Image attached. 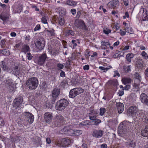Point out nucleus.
<instances>
[{"label":"nucleus","mask_w":148,"mask_h":148,"mask_svg":"<svg viewBox=\"0 0 148 148\" xmlns=\"http://www.w3.org/2000/svg\"><path fill=\"white\" fill-rule=\"evenodd\" d=\"M40 25H37L34 29V31H36L39 30L40 29Z\"/></svg>","instance_id":"54"},{"label":"nucleus","mask_w":148,"mask_h":148,"mask_svg":"<svg viewBox=\"0 0 148 148\" xmlns=\"http://www.w3.org/2000/svg\"><path fill=\"white\" fill-rule=\"evenodd\" d=\"M140 99L141 102L144 104L148 106V96L144 93L140 95Z\"/></svg>","instance_id":"13"},{"label":"nucleus","mask_w":148,"mask_h":148,"mask_svg":"<svg viewBox=\"0 0 148 148\" xmlns=\"http://www.w3.org/2000/svg\"><path fill=\"white\" fill-rule=\"evenodd\" d=\"M71 12L72 14L74 15L76 13V10L75 9H72L71 10Z\"/></svg>","instance_id":"60"},{"label":"nucleus","mask_w":148,"mask_h":148,"mask_svg":"<svg viewBox=\"0 0 148 148\" xmlns=\"http://www.w3.org/2000/svg\"><path fill=\"white\" fill-rule=\"evenodd\" d=\"M82 133V131L81 130H76L74 131L73 132V134H74L76 136H78L80 135Z\"/></svg>","instance_id":"35"},{"label":"nucleus","mask_w":148,"mask_h":148,"mask_svg":"<svg viewBox=\"0 0 148 148\" xmlns=\"http://www.w3.org/2000/svg\"><path fill=\"white\" fill-rule=\"evenodd\" d=\"M99 69H101V70H106V71H107L108 69H109V68H105V67L103 66H99Z\"/></svg>","instance_id":"53"},{"label":"nucleus","mask_w":148,"mask_h":148,"mask_svg":"<svg viewBox=\"0 0 148 148\" xmlns=\"http://www.w3.org/2000/svg\"><path fill=\"white\" fill-rule=\"evenodd\" d=\"M100 112L99 114L100 115L103 116L106 111V109L105 108H101L100 109Z\"/></svg>","instance_id":"40"},{"label":"nucleus","mask_w":148,"mask_h":148,"mask_svg":"<svg viewBox=\"0 0 148 148\" xmlns=\"http://www.w3.org/2000/svg\"><path fill=\"white\" fill-rule=\"evenodd\" d=\"M45 42L44 38H42L37 41L36 45L39 49L41 50L44 48L45 46Z\"/></svg>","instance_id":"10"},{"label":"nucleus","mask_w":148,"mask_h":148,"mask_svg":"<svg viewBox=\"0 0 148 148\" xmlns=\"http://www.w3.org/2000/svg\"><path fill=\"white\" fill-rule=\"evenodd\" d=\"M3 69L5 71L8 72L10 70V69L8 68L7 66L5 64L4 62H2V64L1 65Z\"/></svg>","instance_id":"34"},{"label":"nucleus","mask_w":148,"mask_h":148,"mask_svg":"<svg viewBox=\"0 0 148 148\" xmlns=\"http://www.w3.org/2000/svg\"><path fill=\"white\" fill-rule=\"evenodd\" d=\"M41 21L44 24L47 23L46 17H42L41 18Z\"/></svg>","instance_id":"46"},{"label":"nucleus","mask_w":148,"mask_h":148,"mask_svg":"<svg viewBox=\"0 0 148 148\" xmlns=\"http://www.w3.org/2000/svg\"><path fill=\"white\" fill-rule=\"evenodd\" d=\"M71 143V140L67 138H62L61 142L59 141L57 145L59 147H68Z\"/></svg>","instance_id":"7"},{"label":"nucleus","mask_w":148,"mask_h":148,"mask_svg":"<svg viewBox=\"0 0 148 148\" xmlns=\"http://www.w3.org/2000/svg\"><path fill=\"white\" fill-rule=\"evenodd\" d=\"M119 4V2L118 0H113L112 2H111V7L113 8L118 5Z\"/></svg>","instance_id":"29"},{"label":"nucleus","mask_w":148,"mask_h":148,"mask_svg":"<svg viewBox=\"0 0 148 148\" xmlns=\"http://www.w3.org/2000/svg\"><path fill=\"white\" fill-rule=\"evenodd\" d=\"M42 86L43 88H46V87H47V84H46V83L45 82H43L42 83Z\"/></svg>","instance_id":"59"},{"label":"nucleus","mask_w":148,"mask_h":148,"mask_svg":"<svg viewBox=\"0 0 148 148\" xmlns=\"http://www.w3.org/2000/svg\"><path fill=\"white\" fill-rule=\"evenodd\" d=\"M74 25L77 28L87 31L88 30L87 27L86 26L84 22L82 20H77L75 21Z\"/></svg>","instance_id":"5"},{"label":"nucleus","mask_w":148,"mask_h":148,"mask_svg":"<svg viewBox=\"0 0 148 148\" xmlns=\"http://www.w3.org/2000/svg\"><path fill=\"white\" fill-rule=\"evenodd\" d=\"M101 122V121L100 119H97L95 120L94 125H97Z\"/></svg>","instance_id":"45"},{"label":"nucleus","mask_w":148,"mask_h":148,"mask_svg":"<svg viewBox=\"0 0 148 148\" xmlns=\"http://www.w3.org/2000/svg\"><path fill=\"white\" fill-rule=\"evenodd\" d=\"M131 68V66L130 65L128 66H123V69L126 72H128L130 71V68Z\"/></svg>","instance_id":"39"},{"label":"nucleus","mask_w":148,"mask_h":148,"mask_svg":"<svg viewBox=\"0 0 148 148\" xmlns=\"http://www.w3.org/2000/svg\"><path fill=\"white\" fill-rule=\"evenodd\" d=\"M116 106L117 108L118 112L119 113H122L124 109L123 104L120 102L116 103Z\"/></svg>","instance_id":"17"},{"label":"nucleus","mask_w":148,"mask_h":148,"mask_svg":"<svg viewBox=\"0 0 148 148\" xmlns=\"http://www.w3.org/2000/svg\"><path fill=\"white\" fill-rule=\"evenodd\" d=\"M144 62L142 59H139L137 60L136 62V65L137 66H139L141 68L144 66Z\"/></svg>","instance_id":"23"},{"label":"nucleus","mask_w":148,"mask_h":148,"mask_svg":"<svg viewBox=\"0 0 148 148\" xmlns=\"http://www.w3.org/2000/svg\"><path fill=\"white\" fill-rule=\"evenodd\" d=\"M52 118V114L47 112L44 114V119L45 121L47 123H50L51 121Z\"/></svg>","instance_id":"15"},{"label":"nucleus","mask_w":148,"mask_h":148,"mask_svg":"<svg viewBox=\"0 0 148 148\" xmlns=\"http://www.w3.org/2000/svg\"><path fill=\"white\" fill-rule=\"evenodd\" d=\"M141 134L144 137H148V126L145 127V128L141 131Z\"/></svg>","instance_id":"20"},{"label":"nucleus","mask_w":148,"mask_h":148,"mask_svg":"<svg viewBox=\"0 0 148 148\" xmlns=\"http://www.w3.org/2000/svg\"><path fill=\"white\" fill-rule=\"evenodd\" d=\"M111 32V30L109 29H106L103 30V32L106 34H108L110 33Z\"/></svg>","instance_id":"47"},{"label":"nucleus","mask_w":148,"mask_h":148,"mask_svg":"<svg viewBox=\"0 0 148 148\" xmlns=\"http://www.w3.org/2000/svg\"><path fill=\"white\" fill-rule=\"evenodd\" d=\"M47 58V57L46 53L42 54L38 58L36 63L40 65H42L45 63Z\"/></svg>","instance_id":"8"},{"label":"nucleus","mask_w":148,"mask_h":148,"mask_svg":"<svg viewBox=\"0 0 148 148\" xmlns=\"http://www.w3.org/2000/svg\"><path fill=\"white\" fill-rule=\"evenodd\" d=\"M128 123L127 121H124L120 124L119 127L118 132L121 135L126 134L127 132V125Z\"/></svg>","instance_id":"3"},{"label":"nucleus","mask_w":148,"mask_h":148,"mask_svg":"<svg viewBox=\"0 0 148 148\" xmlns=\"http://www.w3.org/2000/svg\"><path fill=\"white\" fill-rule=\"evenodd\" d=\"M134 57L133 54L132 53H129L127 54L126 56V59L127 61L130 62L131 61V59Z\"/></svg>","instance_id":"32"},{"label":"nucleus","mask_w":148,"mask_h":148,"mask_svg":"<svg viewBox=\"0 0 148 148\" xmlns=\"http://www.w3.org/2000/svg\"><path fill=\"white\" fill-rule=\"evenodd\" d=\"M5 44V41L4 40H2L1 41L0 44L1 46V47L2 48H3V46Z\"/></svg>","instance_id":"51"},{"label":"nucleus","mask_w":148,"mask_h":148,"mask_svg":"<svg viewBox=\"0 0 148 148\" xmlns=\"http://www.w3.org/2000/svg\"><path fill=\"white\" fill-rule=\"evenodd\" d=\"M73 130H72L68 129L67 127H64L60 131V132L62 134L71 135L73 134Z\"/></svg>","instance_id":"16"},{"label":"nucleus","mask_w":148,"mask_h":148,"mask_svg":"<svg viewBox=\"0 0 148 148\" xmlns=\"http://www.w3.org/2000/svg\"><path fill=\"white\" fill-rule=\"evenodd\" d=\"M26 119L28 120L30 123H32L34 120V116L32 114L27 112L26 113Z\"/></svg>","instance_id":"18"},{"label":"nucleus","mask_w":148,"mask_h":148,"mask_svg":"<svg viewBox=\"0 0 148 148\" xmlns=\"http://www.w3.org/2000/svg\"><path fill=\"white\" fill-rule=\"evenodd\" d=\"M0 16L1 19L3 21L4 23L9 19L8 16L5 14H1L0 15Z\"/></svg>","instance_id":"33"},{"label":"nucleus","mask_w":148,"mask_h":148,"mask_svg":"<svg viewBox=\"0 0 148 148\" xmlns=\"http://www.w3.org/2000/svg\"><path fill=\"white\" fill-rule=\"evenodd\" d=\"M26 84L30 90H34L38 85V80L36 77H32L26 82Z\"/></svg>","instance_id":"1"},{"label":"nucleus","mask_w":148,"mask_h":148,"mask_svg":"<svg viewBox=\"0 0 148 148\" xmlns=\"http://www.w3.org/2000/svg\"><path fill=\"white\" fill-rule=\"evenodd\" d=\"M125 32L130 34H133L134 32L133 30L131 28L127 27L125 29Z\"/></svg>","instance_id":"38"},{"label":"nucleus","mask_w":148,"mask_h":148,"mask_svg":"<svg viewBox=\"0 0 148 148\" xmlns=\"http://www.w3.org/2000/svg\"><path fill=\"white\" fill-rule=\"evenodd\" d=\"M122 82L125 85L127 84H130L132 82L131 79L126 77H124L122 78Z\"/></svg>","instance_id":"21"},{"label":"nucleus","mask_w":148,"mask_h":148,"mask_svg":"<svg viewBox=\"0 0 148 148\" xmlns=\"http://www.w3.org/2000/svg\"><path fill=\"white\" fill-rule=\"evenodd\" d=\"M134 86L136 88L138 89L139 88V86L140 84V82H139L136 81H134Z\"/></svg>","instance_id":"41"},{"label":"nucleus","mask_w":148,"mask_h":148,"mask_svg":"<svg viewBox=\"0 0 148 148\" xmlns=\"http://www.w3.org/2000/svg\"><path fill=\"white\" fill-rule=\"evenodd\" d=\"M23 99L20 97L16 98L13 101V106L16 108L18 107L23 102Z\"/></svg>","instance_id":"12"},{"label":"nucleus","mask_w":148,"mask_h":148,"mask_svg":"<svg viewBox=\"0 0 148 148\" xmlns=\"http://www.w3.org/2000/svg\"><path fill=\"white\" fill-rule=\"evenodd\" d=\"M101 148H107V146L106 144H103L101 145Z\"/></svg>","instance_id":"64"},{"label":"nucleus","mask_w":148,"mask_h":148,"mask_svg":"<svg viewBox=\"0 0 148 148\" xmlns=\"http://www.w3.org/2000/svg\"><path fill=\"white\" fill-rule=\"evenodd\" d=\"M68 101L65 99L60 100L57 102L56 108L57 110L62 111L68 105Z\"/></svg>","instance_id":"2"},{"label":"nucleus","mask_w":148,"mask_h":148,"mask_svg":"<svg viewBox=\"0 0 148 148\" xmlns=\"http://www.w3.org/2000/svg\"><path fill=\"white\" fill-rule=\"evenodd\" d=\"M108 84L114 87H116L118 85L117 80L116 79L109 80L108 81Z\"/></svg>","instance_id":"19"},{"label":"nucleus","mask_w":148,"mask_h":148,"mask_svg":"<svg viewBox=\"0 0 148 148\" xmlns=\"http://www.w3.org/2000/svg\"><path fill=\"white\" fill-rule=\"evenodd\" d=\"M96 116H89V119L90 120L92 121H95L96 120Z\"/></svg>","instance_id":"55"},{"label":"nucleus","mask_w":148,"mask_h":148,"mask_svg":"<svg viewBox=\"0 0 148 148\" xmlns=\"http://www.w3.org/2000/svg\"><path fill=\"white\" fill-rule=\"evenodd\" d=\"M84 91V90L80 88H75L70 90L69 97L71 98L75 97L76 96L78 95Z\"/></svg>","instance_id":"4"},{"label":"nucleus","mask_w":148,"mask_h":148,"mask_svg":"<svg viewBox=\"0 0 148 148\" xmlns=\"http://www.w3.org/2000/svg\"><path fill=\"white\" fill-rule=\"evenodd\" d=\"M66 3L69 5H75L76 4V3L75 1H71L70 0H68L66 1Z\"/></svg>","instance_id":"36"},{"label":"nucleus","mask_w":148,"mask_h":148,"mask_svg":"<svg viewBox=\"0 0 148 148\" xmlns=\"http://www.w3.org/2000/svg\"><path fill=\"white\" fill-rule=\"evenodd\" d=\"M64 121V117L60 114L56 115L54 121L53 123V126L57 127L60 125Z\"/></svg>","instance_id":"6"},{"label":"nucleus","mask_w":148,"mask_h":148,"mask_svg":"<svg viewBox=\"0 0 148 148\" xmlns=\"http://www.w3.org/2000/svg\"><path fill=\"white\" fill-rule=\"evenodd\" d=\"M75 34V32L72 30H67L66 31V36H69L70 35L72 36H74Z\"/></svg>","instance_id":"31"},{"label":"nucleus","mask_w":148,"mask_h":148,"mask_svg":"<svg viewBox=\"0 0 148 148\" xmlns=\"http://www.w3.org/2000/svg\"><path fill=\"white\" fill-rule=\"evenodd\" d=\"M60 93V90L59 89L55 88L52 92V97L51 100L52 103H53L55 102L57 98Z\"/></svg>","instance_id":"9"},{"label":"nucleus","mask_w":148,"mask_h":148,"mask_svg":"<svg viewBox=\"0 0 148 148\" xmlns=\"http://www.w3.org/2000/svg\"><path fill=\"white\" fill-rule=\"evenodd\" d=\"M61 72L60 74V76L61 77H64L65 76V72L62 70H60Z\"/></svg>","instance_id":"52"},{"label":"nucleus","mask_w":148,"mask_h":148,"mask_svg":"<svg viewBox=\"0 0 148 148\" xmlns=\"http://www.w3.org/2000/svg\"><path fill=\"white\" fill-rule=\"evenodd\" d=\"M47 32L48 33V35L51 36H54L55 35L54 32L53 31L47 30Z\"/></svg>","instance_id":"42"},{"label":"nucleus","mask_w":148,"mask_h":148,"mask_svg":"<svg viewBox=\"0 0 148 148\" xmlns=\"http://www.w3.org/2000/svg\"><path fill=\"white\" fill-rule=\"evenodd\" d=\"M4 82L5 84H8L9 86V88L11 89V87H12V86L13 85V83L12 82V80L11 79H8L4 81Z\"/></svg>","instance_id":"26"},{"label":"nucleus","mask_w":148,"mask_h":148,"mask_svg":"<svg viewBox=\"0 0 148 148\" xmlns=\"http://www.w3.org/2000/svg\"><path fill=\"white\" fill-rule=\"evenodd\" d=\"M27 57L28 58V59L29 60H31L33 57V56L31 55V54L30 53H27Z\"/></svg>","instance_id":"50"},{"label":"nucleus","mask_w":148,"mask_h":148,"mask_svg":"<svg viewBox=\"0 0 148 148\" xmlns=\"http://www.w3.org/2000/svg\"><path fill=\"white\" fill-rule=\"evenodd\" d=\"M40 14L42 16V17H46L47 16V14L46 13L42 12H40Z\"/></svg>","instance_id":"63"},{"label":"nucleus","mask_w":148,"mask_h":148,"mask_svg":"<svg viewBox=\"0 0 148 148\" xmlns=\"http://www.w3.org/2000/svg\"><path fill=\"white\" fill-rule=\"evenodd\" d=\"M138 109L135 106L130 107L127 112V114L129 116H134L137 112Z\"/></svg>","instance_id":"11"},{"label":"nucleus","mask_w":148,"mask_h":148,"mask_svg":"<svg viewBox=\"0 0 148 148\" xmlns=\"http://www.w3.org/2000/svg\"><path fill=\"white\" fill-rule=\"evenodd\" d=\"M143 21L147 20L148 21V12L146 10H143Z\"/></svg>","instance_id":"28"},{"label":"nucleus","mask_w":148,"mask_h":148,"mask_svg":"<svg viewBox=\"0 0 148 148\" xmlns=\"http://www.w3.org/2000/svg\"><path fill=\"white\" fill-rule=\"evenodd\" d=\"M46 140L47 143L48 144H49L51 143V141L50 138H46Z\"/></svg>","instance_id":"61"},{"label":"nucleus","mask_w":148,"mask_h":148,"mask_svg":"<svg viewBox=\"0 0 148 148\" xmlns=\"http://www.w3.org/2000/svg\"><path fill=\"white\" fill-rule=\"evenodd\" d=\"M103 134V132L102 130H95L93 132L92 136L97 138L101 137Z\"/></svg>","instance_id":"14"},{"label":"nucleus","mask_w":148,"mask_h":148,"mask_svg":"<svg viewBox=\"0 0 148 148\" xmlns=\"http://www.w3.org/2000/svg\"><path fill=\"white\" fill-rule=\"evenodd\" d=\"M22 51L25 53L30 51V48L29 46L27 45H24L22 49Z\"/></svg>","instance_id":"27"},{"label":"nucleus","mask_w":148,"mask_h":148,"mask_svg":"<svg viewBox=\"0 0 148 148\" xmlns=\"http://www.w3.org/2000/svg\"><path fill=\"white\" fill-rule=\"evenodd\" d=\"M130 88V85H127L125 86L124 87V88L123 89V90H128Z\"/></svg>","instance_id":"49"},{"label":"nucleus","mask_w":148,"mask_h":148,"mask_svg":"<svg viewBox=\"0 0 148 148\" xmlns=\"http://www.w3.org/2000/svg\"><path fill=\"white\" fill-rule=\"evenodd\" d=\"M124 92L123 90L121 91L119 90V92H118L119 95V96H121L124 94Z\"/></svg>","instance_id":"58"},{"label":"nucleus","mask_w":148,"mask_h":148,"mask_svg":"<svg viewBox=\"0 0 148 148\" xmlns=\"http://www.w3.org/2000/svg\"><path fill=\"white\" fill-rule=\"evenodd\" d=\"M101 44L102 45L105 46H106L108 45H110L109 42L103 41H101Z\"/></svg>","instance_id":"44"},{"label":"nucleus","mask_w":148,"mask_h":148,"mask_svg":"<svg viewBox=\"0 0 148 148\" xmlns=\"http://www.w3.org/2000/svg\"><path fill=\"white\" fill-rule=\"evenodd\" d=\"M115 72V74L114 75L113 77H116V76H117L118 77L120 76V75L119 73L117 72V71H114Z\"/></svg>","instance_id":"57"},{"label":"nucleus","mask_w":148,"mask_h":148,"mask_svg":"<svg viewBox=\"0 0 148 148\" xmlns=\"http://www.w3.org/2000/svg\"><path fill=\"white\" fill-rule=\"evenodd\" d=\"M20 70L18 66H15L12 69L13 73L16 75H18L20 73Z\"/></svg>","instance_id":"22"},{"label":"nucleus","mask_w":148,"mask_h":148,"mask_svg":"<svg viewBox=\"0 0 148 148\" xmlns=\"http://www.w3.org/2000/svg\"><path fill=\"white\" fill-rule=\"evenodd\" d=\"M126 145L127 147H134L136 145V143L133 140L126 143Z\"/></svg>","instance_id":"24"},{"label":"nucleus","mask_w":148,"mask_h":148,"mask_svg":"<svg viewBox=\"0 0 148 148\" xmlns=\"http://www.w3.org/2000/svg\"><path fill=\"white\" fill-rule=\"evenodd\" d=\"M89 68L88 65H86L83 66V69L84 70H88Z\"/></svg>","instance_id":"56"},{"label":"nucleus","mask_w":148,"mask_h":148,"mask_svg":"<svg viewBox=\"0 0 148 148\" xmlns=\"http://www.w3.org/2000/svg\"><path fill=\"white\" fill-rule=\"evenodd\" d=\"M67 83V82L66 80H64L61 82V85L63 87H64Z\"/></svg>","instance_id":"43"},{"label":"nucleus","mask_w":148,"mask_h":148,"mask_svg":"<svg viewBox=\"0 0 148 148\" xmlns=\"http://www.w3.org/2000/svg\"><path fill=\"white\" fill-rule=\"evenodd\" d=\"M120 31L121 32L120 34L121 35L124 36L126 32L122 31L121 29L120 30Z\"/></svg>","instance_id":"62"},{"label":"nucleus","mask_w":148,"mask_h":148,"mask_svg":"<svg viewBox=\"0 0 148 148\" xmlns=\"http://www.w3.org/2000/svg\"><path fill=\"white\" fill-rule=\"evenodd\" d=\"M141 55L144 59L146 60L148 59V55L145 51H142Z\"/></svg>","instance_id":"37"},{"label":"nucleus","mask_w":148,"mask_h":148,"mask_svg":"<svg viewBox=\"0 0 148 148\" xmlns=\"http://www.w3.org/2000/svg\"><path fill=\"white\" fill-rule=\"evenodd\" d=\"M134 76L135 80L134 81H138L139 82L141 81V76L138 73L136 72L134 74Z\"/></svg>","instance_id":"25"},{"label":"nucleus","mask_w":148,"mask_h":148,"mask_svg":"<svg viewBox=\"0 0 148 148\" xmlns=\"http://www.w3.org/2000/svg\"><path fill=\"white\" fill-rule=\"evenodd\" d=\"M57 67L59 68L60 69H62L63 68L64 66L63 64L58 63L57 64Z\"/></svg>","instance_id":"48"},{"label":"nucleus","mask_w":148,"mask_h":148,"mask_svg":"<svg viewBox=\"0 0 148 148\" xmlns=\"http://www.w3.org/2000/svg\"><path fill=\"white\" fill-rule=\"evenodd\" d=\"M59 24L61 26L63 25L64 23V20L63 17L60 16L58 19Z\"/></svg>","instance_id":"30"}]
</instances>
